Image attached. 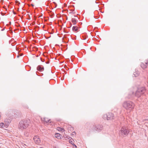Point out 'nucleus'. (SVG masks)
I'll return each instance as SVG.
<instances>
[{"label":"nucleus","instance_id":"2eb2a0df","mask_svg":"<svg viewBox=\"0 0 148 148\" xmlns=\"http://www.w3.org/2000/svg\"><path fill=\"white\" fill-rule=\"evenodd\" d=\"M61 135L59 133H56L55 134V136L58 139H60L61 138Z\"/></svg>","mask_w":148,"mask_h":148},{"label":"nucleus","instance_id":"2f4dec72","mask_svg":"<svg viewBox=\"0 0 148 148\" xmlns=\"http://www.w3.org/2000/svg\"><path fill=\"white\" fill-rule=\"evenodd\" d=\"M19 55H18L17 56V57L18 58V57H19Z\"/></svg>","mask_w":148,"mask_h":148},{"label":"nucleus","instance_id":"1a4fd4ad","mask_svg":"<svg viewBox=\"0 0 148 148\" xmlns=\"http://www.w3.org/2000/svg\"><path fill=\"white\" fill-rule=\"evenodd\" d=\"M140 65L141 67L143 69H145L148 66V61H146L144 63L142 62Z\"/></svg>","mask_w":148,"mask_h":148},{"label":"nucleus","instance_id":"ea45409f","mask_svg":"<svg viewBox=\"0 0 148 148\" xmlns=\"http://www.w3.org/2000/svg\"><path fill=\"white\" fill-rule=\"evenodd\" d=\"M32 0H30V1H32Z\"/></svg>","mask_w":148,"mask_h":148},{"label":"nucleus","instance_id":"4be33fe9","mask_svg":"<svg viewBox=\"0 0 148 148\" xmlns=\"http://www.w3.org/2000/svg\"><path fill=\"white\" fill-rule=\"evenodd\" d=\"M104 6V5L103 4H101L100 5H98V7L99 8H100L101 7H102Z\"/></svg>","mask_w":148,"mask_h":148},{"label":"nucleus","instance_id":"bb28decb","mask_svg":"<svg viewBox=\"0 0 148 148\" xmlns=\"http://www.w3.org/2000/svg\"><path fill=\"white\" fill-rule=\"evenodd\" d=\"M1 112H0V119L1 118Z\"/></svg>","mask_w":148,"mask_h":148},{"label":"nucleus","instance_id":"f8f14e48","mask_svg":"<svg viewBox=\"0 0 148 148\" xmlns=\"http://www.w3.org/2000/svg\"><path fill=\"white\" fill-rule=\"evenodd\" d=\"M73 31L77 32L79 31V27L77 26H74L72 28Z\"/></svg>","mask_w":148,"mask_h":148},{"label":"nucleus","instance_id":"c756f323","mask_svg":"<svg viewBox=\"0 0 148 148\" xmlns=\"http://www.w3.org/2000/svg\"><path fill=\"white\" fill-rule=\"evenodd\" d=\"M131 97H128V99H131Z\"/></svg>","mask_w":148,"mask_h":148},{"label":"nucleus","instance_id":"39448f33","mask_svg":"<svg viewBox=\"0 0 148 148\" xmlns=\"http://www.w3.org/2000/svg\"><path fill=\"white\" fill-rule=\"evenodd\" d=\"M103 118L105 120H112L114 119V114L112 113H108L103 115Z\"/></svg>","mask_w":148,"mask_h":148},{"label":"nucleus","instance_id":"f03ea898","mask_svg":"<svg viewBox=\"0 0 148 148\" xmlns=\"http://www.w3.org/2000/svg\"><path fill=\"white\" fill-rule=\"evenodd\" d=\"M30 123L29 119H26L21 120L19 122L18 125L19 129L22 130L27 128Z\"/></svg>","mask_w":148,"mask_h":148},{"label":"nucleus","instance_id":"b1692460","mask_svg":"<svg viewBox=\"0 0 148 148\" xmlns=\"http://www.w3.org/2000/svg\"><path fill=\"white\" fill-rule=\"evenodd\" d=\"M34 49L36 51H37L38 49V48L36 47H34Z\"/></svg>","mask_w":148,"mask_h":148},{"label":"nucleus","instance_id":"423d86ee","mask_svg":"<svg viewBox=\"0 0 148 148\" xmlns=\"http://www.w3.org/2000/svg\"><path fill=\"white\" fill-rule=\"evenodd\" d=\"M103 127V126L100 124L94 125L91 128V130H92L93 131L95 130L96 131L99 132L102 130Z\"/></svg>","mask_w":148,"mask_h":148},{"label":"nucleus","instance_id":"4468645a","mask_svg":"<svg viewBox=\"0 0 148 148\" xmlns=\"http://www.w3.org/2000/svg\"><path fill=\"white\" fill-rule=\"evenodd\" d=\"M57 129L59 131L64 132V133L65 132V130L63 128L60 127H57Z\"/></svg>","mask_w":148,"mask_h":148},{"label":"nucleus","instance_id":"473e14b6","mask_svg":"<svg viewBox=\"0 0 148 148\" xmlns=\"http://www.w3.org/2000/svg\"><path fill=\"white\" fill-rule=\"evenodd\" d=\"M73 133H74V134H75V132H73Z\"/></svg>","mask_w":148,"mask_h":148},{"label":"nucleus","instance_id":"58836bf2","mask_svg":"<svg viewBox=\"0 0 148 148\" xmlns=\"http://www.w3.org/2000/svg\"><path fill=\"white\" fill-rule=\"evenodd\" d=\"M147 121H148V119H147Z\"/></svg>","mask_w":148,"mask_h":148},{"label":"nucleus","instance_id":"4c0bfd02","mask_svg":"<svg viewBox=\"0 0 148 148\" xmlns=\"http://www.w3.org/2000/svg\"><path fill=\"white\" fill-rule=\"evenodd\" d=\"M71 26L72 25V24L71 23Z\"/></svg>","mask_w":148,"mask_h":148},{"label":"nucleus","instance_id":"f257e3e1","mask_svg":"<svg viewBox=\"0 0 148 148\" xmlns=\"http://www.w3.org/2000/svg\"><path fill=\"white\" fill-rule=\"evenodd\" d=\"M123 107L126 110L130 111L133 110L135 107L134 103L130 101H124L122 104Z\"/></svg>","mask_w":148,"mask_h":148},{"label":"nucleus","instance_id":"cd10ccee","mask_svg":"<svg viewBox=\"0 0 148 148\" xmlns=\"http://www.w3.org/2000/svg\"><path fill=\"white\" fill-rule=\"evenodd\" d=\"M147 119H144L143 120V121H147Z\"/></svg>","mask_w":148,"mask_h":148},{"label":"nucleus","instance_id":"f3484780","mask_svg":"<svg viewBox=\"0 0 148 148\" xmlns=\"http://www.w3.org/2000/svg\"><path fill=\"white\" fill-rule=\"evenodd\" d=\"M139 74V73L138 71H136L135 72H134L133 73V75L136 77L138 76Z\"/></svg>","mask_w":148,"mask_h":148},{"label":"nucleus","instance_id":"0eeeda50","mask_svg":"<svg viewBox=\"0 0 148 148\" xmlns=\"http://www.w3.org/2000/svg\"><path fill=\"white\" fill-rule=\"evenodd\" d=\"M33 140L34 142L37 145H39L41 141L40 139L39 136H35L34 137Z\"/></svg>","mask_w":148,"mask_h":148},{"label":"nucleus","instance_id":"393cba45","mask_svg":"<svg viewBox=\"0 0 148 148\" xmlns=\"http://www.w3.org/2000/svg\"><path fill=\"white\" fill-rule=\"evenodd\" d=\"M40 59L42 62H44L45 61V60L44 59H43L42 58H41Z\"/></svg>","mask_w":148,"mask_h":148},{"label":"nucleus","instance_id":"aec40b11","mask_svg":"<svg viewBox=\"0 0 148 148\" xmlns=\"http://www.w3.org/2000/svg\"><path fill=\"white\" fill-rule=\"evenodd\" d=\"M4 125V123H0V127L1 128H3V126Z\"/></svg>","mask_w":148,"mask_h":148},{"label":"nucleus","instance_id":"20e7f679","mask_svg":"<svg viewBox=\"0 0 148 148\" xmlns=\"http://www.w3.org/2000/svg\"><path fill=\"white\" fill-rule=\"evenodd\" d=\"M130 132L128 128L125 126H123L119 132L120 134L123 136H127Z\"/></svg>","mask_w":148,"mask_h":148},{"label":"nucleus","instance_id":"9b49d317","mask_svg":"<svg viewBox=\"0 0 148 148\" xmlns=\"http://www.w3.org/2000/svg\"><path fill=\"white\" fill-rule=\"evenodd\" d=\"M68 139L69 140V143L73 146V148H76L77 146L75 145L74 144L73 142L74 141V140H72V138L71 137H69V138H68Z\"/></svg>","mask_w":148,"mask_h":148},{"label":"nucleus","instance_id":"6ab92c4d","mask_svg":"<svg viewBox=\"0 0 148 148\" xmlns=\"http://www.w3.org/2000/svg\"><path fill=\"white\" fill-rule=\"evenodd\" d=\"M81 38L82 40H84L86 38V36L83 35H82V36Z\"/></svg>","mask_w":148,"mask_h":148},{"label":"nucleus","instance_id":"6e6552de","mask_svg":"<svg viewBox=\"0 0 148 148\" xmlns=\"http://www.w3.org/2000/svg\"><path fill=\"white\" fill-rule=\"evenodd\" d=\"M41 121L45 124L50 123H51L50 119H49L47 118H41Z\"/></svg>","mask_w":148,"mask_h":148},{"label":"nucleus","instance_id":"5701e85b","mask_svg":"<svg viewBox=\"0 0 148 148\" xmlns=\"http://www.w3.org/2000/svg\"><path fill=\"white\" fill-rule=\"evenodd\" d=\"M36 74L40 76H41L43 75V74L42 73H41V75H39V73H38V72L37 71L36 72Z\"/></svg>","mask_w":148,"mask_h":148},{"label":"nucleus","instance_id":"ddd939ff","mask_svg":"<svg viewBox=\"0 0 148 148\" xmlns=\"http://www.w3.org/2000/svg\"><path fill=\"white\" fill-rule=\"evenodd\" d=\"M71 21L73 24L75 25L77 23L78 21L77 18H75L72 19Z\"/></svg>","mask_w":148,"mask_h":148},{"label":"nucleus","instance_id":"dca6fc26","mask_svg":"<svg viewBox=\"0 0 148 148\" xmlns=\"http://www.w3.org/2000/svg\"><path fill=\"white\" fill-rule=\"evenodd\" d=\"M15 42V41H14V40L13 38H12L11 39V40L9 41V43L11 44V45L12 46L14 45H13V43L14 42Z\"/></svg>","mask_w":148,"mask_h":148},{"label":"nucleus","instance_id":"a878e982","mask_svg":"<svg viewBox=\"0 0 148 148\" xmlns=\"http://www.w3.org/2000/svg\"><path fill=\"white\" fill-rule=\"evenodd\" d=\"M70 129H71V130H73V128L72 127L70 128Z\"/></svg>","mask_w":148,"mask_h":148},{"label":"nucleus","instance_id":"7ed1b4c3","mask_svg":"<svg viewBox=\"0 0 148 148\" xmlns=\"http://www.w3.org/2000/svg\"><path fill=\"white\" fill-rule=\"evenodd\" d=\"M146 88L144 87H141L138 88L135 93V95L138 98L140 97L145 92Z\"/></svg>","mask_w":148,"mask_h":148},{"label":"nucleus","instance_id":"9d476101","mask_svg":"<svg viewBox=\"0 0 148 148\" xmlns=\"http://www.w3.org/2000/svg\"><path fill=\"white\" fill-rule=\"evenodd\" d=\"M37 69L39 71H42L44 70V67L42 65H39L37 67Z\"/></svg>","mask_w":148,"mask_h":148},{"label":"nucleus","instance_id":"72a5a7b5","mask_svg":"<svg viewBox=\"0 0 148 148\" xmlns=\"http://www.w3.org/2000/svg\"><path fill=\"white\" fill-rule=\"evenodd\" d=\"M98 12V11H95V12Z\"/></svg>","mask_w":148,"mask_h":148},{"label":"nucleus","instance_id":"e433bc0d","mask_svg":"<svg viewBox=\"0 0 148 148\" xmlns=\"http://www.w3.org/2000/svg\"><path fill=\"white\" fill-rule=\"evenodd\" d=\"M77 18L78 19H79L78 17H77Z\"/></svg>","mask_w":148,"mask_h":148},{"label":"nucleus","instance_id":"7c9ffc66","mask_svg":"<svg viewBox=\"0 0 148 148\" xmlns=\"http://www.w3.org/2000/svg\"><path fill=\"white\" fill-rule=\"evenodd\" d=\"M53 148H56V147L53 146Z\"/></svg>","mask_w":148,"mask_h":148},{"label":"nucleus","instance_id":"c9c22d12","mask_svg":"<svg viewBox=\"0 0 148 148\" xmlns=\"http://www.w3.org/2000/svg\"><path fill=\"white\" fill-rule=\"evenodd\" d=\"M44 27H44V26H43V28H44Z\"/></svg>","mask_w":148,"mask_h":148},{"label":"nucleus","instance_id":"f704fd0d","mask_svg":"<svg viewBox=\"0 0 148 148\" xmlns=\"http://www.w3.org/2000/svg\"><path fill=\"white\" fill-rule=\"evenodd\" d=\"M2 1H3V0H1V2Z\"/></svg>","mask_w":148,"mask_h":148},{"label":"nucleus","instance_id":"412c9836","mask_svg":"<svg viewBox=\"0 0 148 148\" xmlns=\"http://www.w3.org/2000/svg\"><path fill=\"white\" fill-rule=\"evenodd\" d=\"M95 3H101L102 2L101 1H99L98 0H96L95 1Z\"/></svg>","mask_w":148,"mask_h":148},{"label":"nucleus","instance_id":"a211bd4d","mask_svg":"<svg viewBox=\"0 0 148 148\" xmlns=\"http://www.w3.org/2000/svg\"><path fill=\"white\" fill-rule=\"evenodd\" d=\"M25 69L28 71H30L31 69V67L29 65H27L25 66Z\"/></svg>","mask_w":148,"mask_h":148},{"label":"nucleus","instance_id":"c85d7f7f","mask_svg":"<svg viewBox=\"0 0 148 148\" xmlns=\"http://www.w3.org/2000/svg\"><path fill=\"white\" fill-rule=\"evenodd\" d=\"M31 5L32 6H34V5L33 4H31Z\"/></svg>","mask_w":148,"mask_h":148}]
</instances>
